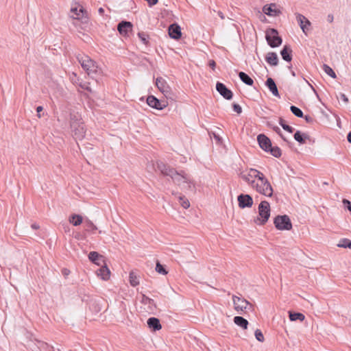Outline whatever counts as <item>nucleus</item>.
<instances>
[{"mask_svg":"<svg viewBox=\"0 0 351 351\" xmlns=\"http://www.w3.org/2000/svg\"><path fill=\"white\" fill-rule=\"evenodd\" d=\"M156 168L162 175L171 177L173 181L178 185L182 186L184 184H186L189 188L191 187L190 179L184 173V172L182 171L179 173L174 169L169 167L162 162H156Z\"/></svg>","mask_w":351,"mask_h":351,"instance_id":"nucleus-1","label":"nucleus"},{"mask_svg":"<svg viewBox=\"0 0 351 351\" xmlns=\"http://www.w3.org/2000/svg\"><path fill=\"white\" fill-rule=\"evenodd\" d=\"M256 182H252V188L260 194L267 197H271L273 195V188L268 180L261 171L256 173Z\"/></svg>","mask_w":351,"mask_h":351,"instance_id":"nucleus-2","label":"nucleus"},{"mask_svg":"<svg viewBox=\"0 0 351 351\" xmlns=\"http://www.w3.org/2000/svg\"><path fill=\"white\" fill-rule=\"evenodd\" d=\"M70 128L75 139L82 140L85 136L86 129L80 114H70Z\"/></svg>","mask_w":351,"mask_h":351,"instance_id":"nucleus-3","label":"nucleus"},{"mask_svg":"<svg viewBox=\"0 0 351 351\" xmlns=\"http://www.w3.org/2000/svg\"><path fill=\"white\" fill-rule=\"evenodd\" d=\"M258 217L254 219L255 223L259 226L265 225L270 217V205L265 200L261 201L258 207Z\"/></svg>","mask_w":351,"mask_h":351,"instance_id":"nucleus-4","label":"nucleus"},{"mask_svg":"<svg viewBox=\"0 0 351 351\" xmlns=\"http://www.w3.org/2000/svg\"><path fill=\"white\" fill-rule=\"evenodd\" d=\"M77 59L81 66L88 75L95 74L97 72L98 66L96 62L88 56L79 54L77 56Z\"/></svg>","mask_w":351,"mask_h":351,"instance_id":"nucleus-5","label":"nucleus"},{"mask_svg":"<svg viewBox=\"0 0 351 351\" xmlns=\"http://www.w3.org/2000/svg\"><path fill=\"white\" fill-rule=\"evenodd\" d=\"M265 39L267 44L272 48L280 46L282 40L278 35V32L274 28H269L266 31Z\"/></svg>","mask_w":351,"mask_h":351,"instance_id":"nucleus-6","label":"nucleus"},{"mask_svg":"<svg viewBox=\"0 0 351 351\" xmlns=\"http://www.w3.org/2000/svg\"><path fill=\"white\" fill-rule=\"evenodd\" d=\"M274 223L276 229L279 230H290L292 223L288 215H278L274 218Z\"/></svg>","mask_w":351,"mask_h":351,"instance_id":"nucleus-7","label":"nucleus"},{"mask_svg":"<svg viewBox=\"0 0 351 351\" xmlns=\"http://www.w3.org/2000/svg\"><path fill=\"white\" fill-rule=\"evenodd\" d=\"M232 301L234 309L239 313H241L247 310H253L252 304H250L247 300H246L243 298L233 295Z\"/></svg>","mask_w":351,"mask_h":351,"instance_id":"nucleus-8","label":"nucleus"},{"mask_svg":"<svg viewBox=\"0 0 351 351\" xmlns=\"http://www.w3.org/2000/svg\"><path fill=\"white\" fill-rule=\"evenodd\" d=\"M71 17L74 20L87 19V12L81 5L72 7L71 9Z\"/></svg>","mask_w":351,"mask_h":351,"instance_id":"nucleus-9","label":"nucleus"},{"mask_svg":"<svg viewBox=\"0 0 351 351\" xmlns=\"http://www.w3.org/2000/svg\"><path fill=\"white\" fill-rule=\"evenodd\" d=\"M259 171L255 169H250L247 173L243 171H241L239 173V176L241 178H242L244 181L248 183L249 185L252 188V182H256V178H257L256 173H258Z\"/></svg>","mask_w":351,"mask_h":351,"instance_id":"nucleus-10","label":"nucleus"},{"mask_svg":"<svg viewBox=\"0 0 351 351\" xmlns=\"http://www.w3.org/2000/svg\"><path fill=\"white\" fill-rule=\"evenodd\" d=\"M156 85L159 90L166 97H168L171 95V88L167 82L162 77L156 78Z\"/></svg>","mask_w":351,"mask_h":351,"instance_id":"nucleus-11","label":"nucleus"},{"mask_svg":"<svg viewBox=\"0 0 351 351\" xmlns=\"http://www.w3.org/2000/svg\"><path fill=\"white\" fill-rule=\"evenodd\" d=\"M147 104L152 108L157 110H162L167 106V102L160 101L154 95H149L147 98Z\"/></svg>","mask_w":351,"mask_h":351,"instance_id":"nucleus-12","label":"nucleus"},{"mask_svg":"<svg viewBox=\"0 0 351 351\" xmlns=\"http://www.w3.org/2000/svg\"><path fill=\"white\" fill-rule=\"evenodd\" d=\"M237 200L241 208H250L253 205V199L248 194H240L237 197Z\"/></svg>","mask_w":351,"mask_h":351,"instance_id":"nucleus-13","label":"nucleus"},{"mask_svg":"<svg viewBox=\"0 0 351 351\" xmlns=\"http://www.w3.org/2000/svg\"><path fill=\"white\" fill-rule=\"evenodd\" d=\"M216 90L226 99L230 100L233 97L231 90L228 89L225 84L221 82H217Z\"/></svg>","mask_w":351,"mask_h":351,"instance_id":"nucleus-14","label":"nucleus"},{"mask_svg":"<svg viewBox=\"0 0 351 351\" xmlns=\"http://www.w3.org/2000/svg\"><path fill=\"white\" fill-rule=\"evenodd\" d=\"M132 24L129 21H123L117 25V30L122 36H127L132 31Z\"/></svg>","mask_w":351,"mask_h":351,"instance_id":"nucleus-15","label":"nucleus"},{"mask_svg":"<svg viewBox=\"0 0 351 351\" xmlns=\"http://www.w3.org/2000/svg\"><path fill=\"white\" fill-rule=\"evenodd\" d=\"M257 141L261 148H262L265 152H268L269 149L271 146L270 139L265 134H261L258 135Z\"/></svg>","mask_w":351,"mask_h":351,"instance_id":"nucleus-16","label":"nucleus"},{"mask_svg":"<svg viewBox=\"0 0 351 351\" xmlns=\"http://www.w3.org/2000/svg\"><path fill=\"white\" fill-rule=\"evenodd\" d=\"M296 20L302 29V32L306 34V30L308 29V27L311 25V22L308 19H307L304 15L297 13Z\"/></svg>","mask_w":351,"mask_h":351,"instance_id":"nucleus-17","label":"nucleus"},{"mask_svg":"<svg viewBox=\"0 0 351 351\" xmlns=\"http://www.w3.org/2000/svg\"><path fill=\"white\" fill-rule=\"evenodd\" d=\"M168 31L169 35L171 38L178 40L182 36L181 28L177 23L170 25Z\"/></svg>","mask_w":351,"mask_h":351,"instance_id":"nucleus-18","label":"nucleus"},{"mask_svg":"<svg viewBox=\"0 0 351 351\" xmlns=\"http://www.w3.org/2000/svg\"><path fill=\"white\" fill-rule=\"evenodd\" d=\"M147 324L148 327L153 331L159 330L162 328L160 320L156 317H149L147 321Z\"/></svg>","mask_w":351,"mask_h":351,"instance_id":"nucleus-19","label":"nucleus"},{"mask_svg":"<svg viewBox=\"0 0 351 351\" xmlns=\"http://www.w3.org/2000/svg\"><path fill=\"white\" fill-rule=\"evenodd\" d=\"M265 85L274 96L280 97L277 86L271 77H268L267 79Z\"/></svg>","mask_w":351,"mask_h":351,"instance_id":"nucleus-20","label":"nucleus"},{"mask_svg":"<svg viewBox=\"0 0 351 351\" xmlns=\"http://www.w3.org/2000/svg\"><path fill=\"white\" fill-rule=\"evenodd\" d=\"M263 11L265 14L271 16H277L280 13V11L276 8V4L274 3L265 5L263 8Z\"/></svg>","mask_w":351,"mask_h":351,"instance_id":"nucleus-21","label":"nucleus"},{"mask_svg":"<svg viewBox=\"0 0 351 351\" xmlns=\"http://www.w3.org/2000/svg\"><path fill=\"white\" fill-rule=\"evenodd\" d=\"M97 274L102 280H107L110 278V271L108 269V267L105 265L101 266V267L97 271Z\"/></svg>","mask_w":351,"mask_h":351,"instance_id":"nucleus-22","label":"nucleus"},{"mask_svg":"<svg viewBox=\"0 0 351 351\" xmlns=\"http://www.w3.org/2000/svg\"><path fill=\"white\" fill-rule=\"evenodd\" d=\"M266 62L271 66H276L278 64V57L275 52H269L265 56Z\"/></svg>","mask_w":351,"mask_h":351,"instance_id":"nucleus-23","label":"nucleus"},{"mask_svg":"<svg viewBox=\"0 0 351 351\" xmlns=\"http://www.w3.org/2000/svg\"><path fill=\"white\" fill-rule=\"evenodd\" d=\"M292 50L287 46L285 45L280 51V55L284 60L286 62H291L292 60Z\"/></svg>","mask_w":351,"mask_h":351,"instance_id":"nucleus-24","label":"nucleus"},{"mask_svg":"<svg viewBox=\"0 0 351 351\" xmlns=\"http://www.w3.org/2000/svg\"><path fill=\"white\" fill-rule=\"evenodd\" d=\"M141 302L145 305H147L148 308L150 311H153L156 308V305L154 300L148 298L144 294H143L141 296Z\"/></svg>","mask_w":351,"mask_h":351,"instance_id":"nucleus-25","label":"nucleus"},{"mask_svg":"<svg viewBox=\"0 0 351 351\" xmlns=\"http://www.w3.org/2000/svg\"><path fill=\"white\" fill-rule=\"evenodd\" d=\"M89 260L95 264L100 265V261L104 262L103 256L100 255L97 252H90L88 254Z\"/></svg>","mask_w":351,"mask_h":351,"instance_id":"nucleus-26","label":"nucleus"},{"mask_svg":"<svg viewBox=\"0 0 351 351\" xmlns=\"http://www.w3.org/2000/svg\"><path fill=\"white\" fill-rule=\"evenodd\" d=\"M239 77L244 84L248 86H252L254 84V80H252V78L245 72H239Z\"/></svg>","mask_w":351,"mask_h":351,"instance_id":"nucleus-27","label":"nucleus"},{"mask_svg":"<svg viewBox=\"0 0 351 351\" xmlns=\"http://www.w3.org/2000/svg\"><path fill=\"white\" fill-rule=\"evenodd\" d=\"M234 322L237 326L241 327L243 329H247L248 326V321L241 316H235L234 317Z\"/></svg>","mask_w":351,"mask_h":351,"instance_id":"nucleus-28","label":"nucleus"},{"mask_svg":"<svg viewBox=\"0 0 351 351\" xmlns=\"http://www.w3.org/2000/svg\"><path fill=\"white\" fill-rule=\"evenodd\" d=\"M294 138L300 144H304L305 143L306 140L309 138V136L305 133H302L300 131L298 130L294 134Z\"/></svg>","mask_w":351,"mask_h":351,"instance_id":"nucleus-29","label":"nucleus"},{"mask_svg":"<svg viewBox=\"0 0 351 351\" xmlns=\"http://www.w3.org/2000/svg\"><path fill=\"white\" fill-rule=\"evenodd\" d=\"M69 221L73 226H77L82 223L83 218L80 215L73 214L69 217Z\"/></svg>","mask_w":351,"mask_h":351,"instance_id":"nucleus-30","label":"nucleus"},{"mask_svg":"<svg viewBox=\"0 0 351 351\" xmlns=\"http://www.w3.org/2000/svg\"><path fill=\"white\" fill-rule=\"evenodd\" d=\"M305 318V316L301 313H292L289 312V319L291 321H303Z\"/></svg>","mask_w":351,"mask_h":351,"instance_id":"nucleus-31","label":"nucleus"},{"mask_svg":"<svg viewBox=\"0 0 351 351\" xmlns=\"http://www.w3.org/2000/svg\"><path fill=\"white\" fill-rule=\"evenodd\" d=\"M267 152H270L276 158H279L282 154L281 149L277 146H271Z\"/></svg>","mask_w":351,"mask_h":351,"instance_id":"nucleus-32","label":"nucleus"},{"mask_svg":"<svg viewBox=\"0 0 351 351\" xmlns=\"http://www.w3.org/2000/svg\"><path fill=\"white\" fill-rule=\"evenodd\" d=\"M337 246L343 248H351V241L348 239H342L340 240Z\"/></svg>","mask_w":351,"mask_h":351,"instance_id":"nucleus-33","label":"nucleus"},{"mask_svg":"<svg viewBox=\"0 0 351 351\" xmlns=\"http://www.w3.org/2000/svg\"><path fill=\"white\" fill-rule=\"evenodd\" d=\"M323 70L324 71V72L328 75L329 76H330L332 78H336L337 77V75L335 73V71L332 70V69L327 64H324L323 65Z\"/></svg>","mask_w":351,"mask_h":351,"instance_id":"nucleus-34","label":"nucleus"},{"mask_svg":"<svg viewBox=\"0 0 351 351\" xmlns=\"http://www.w3.org/2000/svg\"><path fill=\"white\" fill-rule=\"evenodd\" d=\"M290 110L297 117L302 118L304 117L303 112L295 106H291L290 107Z\"/></svg>","mask_w":351,"mask_h":351,"instance_id":"nucleus-35","label":"nucleus"},{"mask_svg":"<svg viewBox=\"0 0 351 351\" xmlns=\"http://www.w3.org/2000/svg\"><path fill=\"white\" fill-rule=\"evenodd\" d=\"M279 124L285 130L287 131L289 133H292L294 130V128L286 124L285 121L282 118H280Z\"/></svg>","mask_w":351,"mask_h":351,"instance_id":"nucleus-36","label":"nucleus"},{"mask_svg":"<svg viewBox=\"0 0 351 351\" xmlns=\"http://www.w3.org/2000/svg\"><path fill=\"white\" fill-rule=\"evenodd\" d=\"M178 198L180 204L184 208H188L190 206L189 200L184 196L180 195Z\"/></svg>","mask_w":351,"mask_h":351,"instance_id":"nucleus-37","label":"nucleus"},{"mask_svg":"<svg viewBox=\"0 0 351 351\" xmlns=\"http://www.w3.org/2000/svg\"><path fill=\"white\" fill-rule=\"evenodd\" d=\"M156 271L160 274L165 275L167 274V271L165 269L164 266L160 263L159 261H157L156 265Z\"/></svg>","mask_w":351,"mask_h":351,"instance_id":"nucleus-38","label":"nucleus"},{"mask_svg":"<svg viewBox=\"0 0 351 351\" xmlns=\"http://www.w3.org/2000/svg\"><path fill=\"white\" fill-rule=\"evenodd\" d=\"M130 283L132 287H136L139 284V281L137 277L133 272H130Z\"/></svg>","mask_w":351,"mask_h":351,"instance_id":"nucleus-39","label":"nucleus"},{"mask_svg":"<svg viewBox=\"0 0 351 351\" xmlns=\"http://www.w3.org/2000/svg\"><path fill=\"white\" fill-rule=\"evenodd\" d=\"M138 36L143 44L147 45L148 43L149 37L145 32H139Z\"/></svg>","mask_w":351,"mask_h":351,"instance_id":"nucleus-40","label":"nucleus"},{"mask_svg":"<svg viewBox=\"0 0 351 351\" xmlns=\"http://www.w3.org/2000/svg\"><path fill=\"white\" fill-rule=\"evenodd\" d=\"M85 224L87 227L88 230L94 231V230H97V226L91 221H90L88 219L85 221Z\"/></svg>","mask_w":351,"mask_h":351,"instance_id":"nucleus-41","label":"nucleus"},{"mask_svg":"<svg viewBox=\"0 0 351 351\" xmlns=\"http://www.w3.org/2000/svg\"><path fill=\"white\" fill-rule=\"evenodd\" d=\"M255 337H256V339L258 341H260V342H263L264 341V336H263V332L261 331V330H259V329L256 330V331H255Z\"/></svg>","mask_w":351,"mask_h":351,"instance_id":"nucleus-42","label":"nucleus"},{"mask_svg":"<svg viewBox=\"0 0 351 351\" xmlns=\"http://www.w3.org/2000/svg\"><path fill=\"white\" fill-rule=\"evenodd\" d=\"M232 108L234 112H236L237 114H241L242 112V108L240 106V105L237 104H233Z\"/></svg>","mask_w":351,"mask_h":351,"instance_id":"nucleus-43","label":"nucleus"},{"mask_svg":"<svg viewBox=\"0 0 351 351\" xmlns=\"http://www.w3.org/2000/svg\"><path fill=\"white\" fill-rule=\"evenodd\" d=\"M342 202L344 206L351 213V202L346 199H343Z\"/></svg>","mask_w":351,"mask_h":351,"instance_id":"nucleus-44","label":"nucleus"},{"mask_svg":"<svg viewBox=\"0 0 351 351\" xmlns=\"http://www.w3.org/2000/svg\"><path fill=\"white\" fill-rule=\"evenodd\" d=\"M339 97L342 101H343L346 104L348 103V98L344 93H340Z\"/></svg>","mask_w":351,"mask_h":351,"instance_id":"nucleus-45","label":"nucleus"},{"mask_svg":"<svg viewBox=\"0 0 351 351\" xmlns=\"http://www.w3.org/2000/svg\"><path fill=\"white\" fill-rule=\"evenodd\" d=\"M272 129L277 133L279 135L282 136V133H281V130L280 129L276 126V125H274L272 126Z\"/></svg>","mask_w":351,"mask_h":351,"instance_id":"nucleus-46","label":"nucleus"},{"mask_svg":"<svg viewBox=\"0 0 351 351\" xmlns=\"http://www.w3.org/2000/svg\"><path fill=\"white\" fill-rule=\"evenodd\" d=\"M326 20L328 23H331L333 22V20H334V16L332 14H329L328 16H327V18H326Z\"/></svg>","mask_w":351,"mask_h":351,"instance_id":"nucleus-47","label":"nucleus"},{"mask_svg":"<svg viewBox=\"0 0 351 351\" xmlns=\"http://www.w3.org/2000/svg\"><path fill=\"white\" fill-rule=\"evenodd\" d=\"M209 66L214 70L216 66V63L213 60H210L208 63Z\"/></svg>","mask_w":351,"mask_h":351,"instance_id":"nucleus-48","label":"nucleus"},{"mask_svg":"<svg viewBox=\"0 0 351 351\" xmlns=\"http://www.w3.org/2000/svg\"><path fill=\"white\" fill-rule=\"evenodd\" d=\"M43 106H38V107L36 108V112H37V113H38V114H37V115H38V117L39 118H40V117H41V114H40V112L41 111H43Z\"/></svg>","mask_w":351,"mask_h":351,"instance_id":"nucleus-49","label":"nucleus"},{"mask_svg":"<svg viewBox=\"0 0 351 351\" xmlns=\"http://www.w3.org/2000/svg\"><path fill=\"white\" fill-rule=\"evenodd\" d=\"M304 119H305L306 121L308 123H311L313 121V118L308 115H306L304 117Z\"/></svg>","mask_w":351,"mask_h":351,"instance_id":"nucleus-50","label":"nucleus"},{"mask_svg":"<svg viewBox=\"0 0 351 351\" xmlns=\"http://www.w3.org/2000/svg\"><path fill=\"white\" fill-rule=\"evenodd\" d=\"M217 14H218V16H219L221 19H224V15H223V14L222 13V12H221V11H218V12H217Z\"/></svg>","mask_w":351,"mask_h":351,"instance_id":"nucleus-51","label":"nucleus"},{"mask_svg":"<svg viewBox=\"0 0 351 351\" xmlns=\"http://www.w3.org/2000/svg\"><path fill=\"white\" fill-rule=\"evenodd\" d=\"M347 140L349 143H351V131L348 134Z\"/></svg>","mask_w":351,"mask_h":351,"instance_id":"nucleus-52","label":"nucleus"},{"mask_svg":"<svg viewBox=\"0 0 351 351\" xmlns=\"http://www.w3.org/2000/svg\"><path fill=\"white\" fill-rule=\"evenodd\" d=\"M98 12L99 14L102 15L104 13V9L103 8H99L98 10Z\"/></svg>","mask_w":351,"mask_h":351,"instance_id":"nucleus-53","label":"nucleus"},{"mask_svg":"<svg viewBox=\"0 0 351 351\" xmlns=\"http://www.w3.org/2000/svg\"><path fill=\"white\" fill-rule=\"evenodd\" d=\"M32 228L33 229H34V230H36V229H38L39 226H38V225H37L36 223H33V224L32 225Z\"/></svg>","mask_w":351,"mask_h":351,"instance_id":"nucleus-54","label":"nucleus"},{"mask_svg":"<svg viewBox=\"0 0 351 351\" xmlns=\"http://www.w3.org/2000/svg\"><path fill=\"white\" fill-rule=\"evenodd\" d=\"M69 271L68 270L64 269V271H63V274H64V275H68V274H69Z\"/></svg>","mask_w":351,"mask_h":351,"instance_id":"nucleus-55","label":"nucleus"},{"mask_svg":"<svg viewBox=\"0 0 351 351\" xmlns=\"http://www.w3.org/2000/svg\"><path fill=\"white\" fill-rule=\"evenodd\" d=\"M291 75H292L293 76H295V73L293 71H291Z\"/></svg>","mask_w":351,"mask_h":351,"instance_id":"nucleus-56","label":"nucleus"},{"mask_svg":"<svg viewBox=\"0 0 351 351\" xmlns=\"http://www.w3.org/2000/svg\"><path fill=\"white\" fill-rule=\"evenodd\" d=\"M270 123H271V122L267 121V123H268L267 125H269V126H271V124Z\"/></svg>","mask_w":351,"mask_h":351,"instance_id":"nucleus-57","label":"nucleus"}]
</instances>
